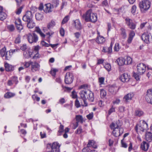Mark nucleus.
Returning <instances> with one entry per match:
<instances>
[{"label": "nucleus", "mask_w": 152, "mask_h": 152, "mask_svg": "<svg viewBox=\"0 0 152 152\" xmlns=\"http://www.w3.org/2000/svg\"><path fill=\"white\" fill-rule=\"evenodd\" d=\"M80 98L82 99L84 102V104L83 106H87V103L86 102V98H87V95H88L90 97V102H93L94 99L93 93L89 90H83L80 91L79 93Z\"/></svg>", "instance_id": "nucleus-1"}, {"label": "nucleus", "mask_w": 152, "mask_h": 152, "mask_svg": "<svg viewBox=\"0 0 152 152\" xmlns=\"http://www.w3.org/2000/svg\"><path fill=\"white\" fill-rule=\"evenodd\" d=\"M83 18L86 22H96L97 20L96 14L93 13L91 10H88L83 15Z\"/></svg>", "instance_id": "nucleus-2"}, {"label": "nucleus", "mask_w": 152, "mask_h": 152, "mask_svg": "<svg viewBox=\"0 0 152 152\" xmlns=\"http://www.w3.org/2000/svg\"><path fill=\"white\" fill-rule=\"evenodd\" d=\"M60 145L57 142H54L52 144L48 143L47 145V152H60Z\"/></svg>", "instance_id": "nucleus-3"}, {"label": "nucleus", "mask_w": 152, "mask_h": 152, "mask_svg": "<svg viewBox=\"0 0 152 152\" xmlns=\"http://www.w3.org/2000/svg\"><path fill=\"white\" fill-rule=\"evenodd\" d=\"M139 6L142 12L145 13L150 8L151 2L148 0H144L140 2Z\"/></svg>", "instance_id": "nucleus-4"}, {"label": "nucleus", "mask_w": 152, "mask_h": 152, "mask_svg": "<svg viewBox=\"0 0 152 152\" xmlns=\"http://www.w3.org/2000/svg\"><path fill=\"white\" fill-rule=\"evenodd\" d=\"M27 39L30 43H36L38 39V37L35 33H29L26 35Z\"/></svg>", "instance_id": "nucleus-5"}, {"label": "nucleus", "mask_w": 152, "mask_h": 152, "mask_svg": "<svg viewBox=\"0 0 152 152\" xmlns=\"http://www.w3.org/2000/svg\"><path fill=\"white\" fill-rule=\"evenodd\" d=\"M142 40L146 44H149L151 41L152 36L150 34L147 32L144 33L141 36Z\"/></svg>", "instance_id": "nucleus-6"}, {"label": "nucleus", "mask_w": 152, "mask_h": 152, "mask_svg": "<svg viewBox=\"0 0 152 152\" xmlns=\"http://www.w3.org/2000/svg\"><path fill=\"white\" fill-rule=\"evenodd\" d=\"M74 77L72 73L68 72L66 73L64 81L66 84H70L73 81Z\"/></svg>", "instance_id": "nucleus-7"}, {"label": "nucleus", "mask_w": 152, "mask_h": 152, "mask_svg": "<svg viewBox=\"0 0 152 152\" xmlns=\"http://www.w3.org/2000/svg\"><path fill=\"white\" fill-rule=\"evenodd\" d=\"M137 73L140 75H142L145 71L146 66L143 63H140L137 65Z\"/></svg>", "instance_id": "nucleus-8"}, {"label": "nucleus", "mask_w": 152, "mask_h": 152, "mask_svg": "<svg viewBox=\"0 0 152 152\" xmlns=\"http://www.w3.org/2000/svg\"><path fill=\"white\" fill-rule=\"evenodd\" d=\"M32 18L33 15L32 12L30 11H27L26 14L23 16V20L27 23L33 20Z\"/></svg>", "instance_id": "nucleus-9"}, {"label": "nucleus", "mask_w": 152, "mask_h": 152, "mask_svg": "<svg viewBox=\"0 0 152 152\" xmlns=\"http://www.w3.org/2000/svg\"><path fill=\"white\" fill-rule=\"evenodd\" d=\"M148 124L145 121H143L142 123L139 125H137L135 127V130L137 131L138 129L142 132L146 130L148 128Z\"/></svg>", "instance_id": "nucleus-10"}, {"label": "nucleus", "mask_w": 152, "mask_h": 152, "mask_svg": "<svg viewBox=\"0 0 152 152\" xmlns=\"http://www.w3.org/2000/svg\"><path fill=\"white\" fill-rule=\"evenodd\" d=\"M145 97L148 103L152 104V89H150L147 90Z\"/></svg>", "instance_id": "nucleus-11"}, {"label": "nucleus", "mask_w": 152, "mask_h": 152, "mask_svg": "<svg viewBox=\"0 0 152 152\" xmlns=\"http://www.w3.org/2000/svg\"><path fill=\"white\" fill-rule=\"evenodd\" d=\"M125 20L126 24L129 28L132 29H135L136 25L132 19L127 18L125 19Z\"/></svg>", "instance_id": "nucleus-12"}, {"label": "nucleus", "mask_w": 152, "mask_h": 152, "mask_svg": "<svg viewBox=\"0 0 152 152\" xmlns=\"http://www.w3.org/2000/svg\"><path fill=\"white\" fill-rule=\"evenodd\" d=\"M31 70L33 72L39 71V69L40 65L36 62L30 61Z\"/></svg>", "instance_id": "nucleus-13"}, {"label": "nucleus", "mask_w": 152, "mask_h": 152, "mask_svg": "<svg viewBox=\"0 0 152 152\" xmlns=\"http://www.w3.org/2000/svg\"><path fill=\"white\" fill-rule=\"evenodd\" d=\"M130 76L127 73H124L121 76L120 79L123 82H127L129 80Z\"/></svg>", "instance_id": "nucleus-14"}, {"label": "nucleus", "mask_w": 152, "mask_h": 152, "mask_svg": "<svg viewBox=\"0 0 152 152\" xmlns=\"http://www.w3.org/2000/svg\"><path fill=\"white\" fill-rule=\"evenodd\" d=\"M113 45V44L112 42H111L109 47H103L102 48V52L104 53H107L108 54L111 53L112 52V48Z\"/></svg>", "instance_id": "nucleus-15"}, {"label": "nucleus", "mask_w": 152, "mask_h": 152, "mask_svg": "<svg viewBox=\"0 0 152 152\" xmlns=\"http://www.w3.org/2000/svg\"><path fill=\"white\" fill-rule=\"evenodd\" d=\"M53 6L50 4L48 3L45 4V7L44 10L45 12L46 13L51 12L53 10Z\"/></svg>", "instance_id": "nucleus-16"}, {"label": "nucleus", "mask_w": 152, "mask_h": 152, "mask_svg": "<svg viewBox=\"0 0 152 152\" xmlns=\"http://www.w3.org/2000/svg\"><path fill=\"white\" fill-rule=\"evenodd\" d=\"M134 96L133 93H129L125 95L124 98V100L126 102H129Z\"/></svg>", "instance_id": "nucleus-17"}, {"label": "nucleus", "mask_w": 152, "mask_h": 152, "mask_svg": "<svg viewBox=\"0 0 152 152\" xmlns=\"http://www.w3.org/2000/svg\"><path fill=\"white\" fill-rule=\"evenodd\" d=\"M3 8L0 6V20H3L6 18L7 17V14L3 12Z\"/></svg>", "instance_id": "nucleus-18"}, {"label": "nucleus", "mask_w": 152, "mask_h": 152, "mask_svg": "<svg viewBox=\"0 0 152 152\" xmlns=\"http://www.w3.org/2000/svg\"><path fill=\"white\" fill-rule=\"evenodd\" d=\"M145 140L150 142L152 140V133L150 132H147L145 133Z\"/></svg>", "instance_id": "nucleus-19"}, {"label": "nucleus", "mask_w": 152, "mask_h": 152, "mask_svg": "<svg viewBox=\"0 0 152 152\" xmlns=\"http://www.w3.org/2000/svg\"><path fill=\"white\" fill-rule=\"evenodd\" d=\"M4 66L6 70L8 72L12 71L14 69V66L10 64L7 63H5Z\"/></svg>", "instance_id": "nucleus-20"}, {"label": "nucleus", "mask_w": 152, "mask_h": 152, "mask_svg": "<svg viewBox=\"0 0 152 152\" xmlns=\"http://www.w3.org/2000/svg\"><path fill=\"white\" fill-rule=\"evenodd\" d=\"M87 146L88 147H92L94 148H97V146L95 142L93 140H88V142L87 145Z\"/></svg>", "instance_id": "nucleus-21"}, {"label": "nucleus", "mask_w": 152, "mask_h": 152, "mask_svg": "<svg viewBox=\"0 0 152 152\" xmlns=\"http://www.w3.org/2000/svg\"><path fill=\"white\" fill-rule=\"evenodd\" d=\"M149 147V144L146 142L143 141L141 145V148L144 151H147Z\"/></svg>", "instance_id": "nucleus-22"}, {"label": "nucleus", "mask_w": 152, "mask_h": 152, "mask_svg": "<svg viewBox=\"0 0 152 152\" xmlns=\"http://www.w3.org/2000/svg\"><path fill=\"white\" fill-rule=\"evenodd\" d=\"M117 62L119 66H123L125 64L126 60L123 58H119L117 60Z\"/></svg>", "instance_id": "nucleus-23"}, {"label": "nucleus", "mask_w": 152, "mask_h": 152, "mask_svg": "<svg viewBox=\"0 0 152 152\" xmlns=\"http://www.w3.org/2000/svg\"><path fill=\"white\" fill-rule=\"evenodd\" d=\"M75 26L77 30H80L82 29L81 24L79 20H76L74 21Z\"/></svg>", "instance_id": "nucleus-24"}, {"label": "nucleus", "mask_w": 152, "mask_h": 152, "mask_svg": "<svg viewBox=\"0 0 152 152\" xmlns=\"http://www.w3.org/2000/svg\"><path fill=\"white\" fill-rule=\"evenodd\" d=\"M35 31L39 33L42 38H45V35L42 32L41 29L38 27H35Z\"/></svg>", "instance_id": "nucleus-25"}, {"label": "nucleus", "mask_w": 152, "mask_h": 152, "mask_svg": "<svg viewBox=\"0 0 152 152\" xmlns=\"http://www.w3.org/2000/svg\"><path fill=\"white\" fill-rule=\"evenodd\" d=\"M105 39L104 38L100 36H98L96 40V42L98 43L102 44L104 42Z\"/></svg>", "instance_id": "nucleus-26"}, {"label": "nucleus", "mask_w": 152, "mask_h": 152, "mask_svg": "<svg viewBox=\"0 0 152 152\" xmlns=\"http://www.w3.org/2000/svg\"><path fill=\"white\" fill-rule=\"evenodd\" d=\"M35 26V23L33 20L27 23V27L29 28H32Z\"/></svg>", "instance_id": "nucleus-27"}, {"label": "nucleus", "mask_w": 152, "mask_h": 152, "mask_svg": "<svg viewBox=\"0 0 152 152\" xmlns=\"http://www.w3.org/2000/svg\"><path fill=\"white\" fill-rule=\"evenodd\" d=\"M15 95L14 93L8 92L4 94V97L6 98H10L14 96Z\"/></svg>", "instance_id": "nucleus-28"}, {"label": "nucleus", "mask_w": 152, "mask_h": 152, "mask_svg": "<svg viewBox=\"0 0 152 152\" xmlns=\"http://www.w3.org/2000/svg\"><path fill=\"white\" fill-rule=\"evenodd\" d=\"M76 119L77 122L78 123L80 122L81 123H83V119L82 116L81 115H78L76 116Z\"/></svg>", "instance_id": "nucleus-29"}, {"label": "nucleus", "mask_w": 152, "mask_h": 152, "mask_svg": "<svg viewBox=\"0 0 152 152\" xmlns=\"http://www.w3.org/2000/svg\"><path fill=\"white\" fill-rule=\"evenodd\" d=\"M144 113L142 110H138L135 111V115L136 116L140 117L143 115Z\"/></svg>", "instance_id": "nucleus-30"}, {"label": "nucleus", "mask_w": 152, "mask_h": 152, "mask_svg": "<svg viewBox=\"0 0 152 152\" xmlns=\"http://www.w3.org/2000/svg\"><path fill=\"white\" fill-rule=\"evenodd\" d=\"M12 55L10 51H7L5 55V59L6 60H10L11 58Z\"/></svg>", "instance_id": "nucleus-31"}, {"label": "nucleus", "mask_w": 152, "mask_h": 152, "mask_svg": "<svg viewBox=\"0 0 152 152\" xmlns=\"http://www.w3.org/2000/svg\"><path fill=\"white\" fill-rule=\"evenodd\" d=\"M35 17L37 20H42L43 16L42 14L37 13L35 15Z\"/></svg>", "instance_id": "nucleus-32"}, {"label": "nucleus", "mask_w": 152, "mask_h": 152, "mask_svg": "<svg viewBox=\"0 0 152 152\" xmlns=\"http://www.w3.org/2000/svg\"><path fill=\"white\" fill-rule=\"evenodd\" d=\"M110 127L111 129L113 130L116 128H118L119 125L117 123L113 122L110 125Z\"/></svg>", "instance_id": "nucleus-33"}, {"label": "nucleus", "mask_w": 152, "mask_h": 152, "mask_svg": "<svg viewBox=\"0 0 152 152\" xmlns=\"http://www.w3.org/2000/svg\"><path fill=\"white\" fill-rule=\"evenodd\" d=\"M113 135L115 137H117L120 136L118 131V128H116L114 129L113 131Z\"/></svg>", "instance_id": "nucleus-34"}, {"label": "nucleus", "mask_w": 152, "mask_h": 152, "mask_svg": "<svg viewBox=\"0 0 152 152\" xmlns=\"http://www.w3.org/2000/svg\"><path fill=\"white\" fill-rule=\"evenodd\" d=\"M30 61L29 62H25L21 63V65L25 68H28L30 65Z\"/></svg>", "instance_id": "nucleus-35"}, {"label": "nucleus", "mask_w": 152, "mask_h": 152, "mask_svg": "<svg viewBox=\"0 0 152 152\" xmlns=\"http://www.w3.org/2000/svg\"><path fill=\"white\" fill-rule=\"evenodd\" d=\"M125 107L124 106H120L118 108V114L119 115L121 114L125 111Z\"/></svg>", "instance_id": "nucleus-36"}, {"label": "nucleus", "mask_w": 152, "mask_h": 152, "mask_svg": "<svg viewBox=\"0 0 152 152\" xmlns=\"http://www.w3.org/2000/svg\"><path fill=\"white\" fill-rule=\"evenodd\" d=\"M107 93L103 89L100 90V96L101 98H104L106 95Z\"/></svg>", "instance_id": "nucleus-37"}, {"label": "nucleus", "mask_w": 152, "mask_h": 152, "mask_svg": "<svg viewBox=\"0 0 152 152\" xmlns=\"http://www.w3.org/2000/svg\"><path fill=\"white\" fill-rule=\"evenodd\" d=\"M55 23L54 21H51L50 23H49L48 26L47 27L49 29H50L55 25Z\"/></svg>", "instance_id": "nucleus-38"}, {"label": "nucleus", "mask_w": 152, "mask_h": 152, "mask_svg": "<svg viewBox=\"0 0 152 152\" xmlns=\"http://www.w3.org/2000/svg\"><path fill=\"white\" fill-rule=\"evenodd\" d=\"M121 35L124 39H125L126 37V32L125 30L123 28H121Z\"/></svg>", "instance_id": "nucleus-39"}, {"label": "nucleus", "mask_w": 152, "mask_h": 152, "mask_svg": "<svg viewBox=\"0 0 152 152\" xmlns=\"http://www.w3.org/2000/svg\"><path fill=\"white\" fill-rule=\"evenodd\" d=\"M104 68L108 71H110L111 69L110 64L108 63H106L104 66Z\"/></svg>", "instance_id": "nucleus-40"}, {"label": "nucleus", "mask_w": 152, "mask_h": 152, "mask_svg": "<svg viewBox=\"0 0 152 152\" xmlns=\"http://www.w3.org/2000/svg\"><path fill=\"white\" fill-rule=\"evenodd\" d=\"M6 48L4 47L0 50V54L2 57L4 56L6 54Z\"/></svg>", "instance_id": "nucleus-41"}, {"label": "nucleus", "mask_w": 152, "mask_h": 152, "mask_svg": "<svg viewBox=\"0 0 152 152\" xmlns=\"http://www.w3.org/2000/svg\"><path fill=\"white\" fill-rule=\"evenodd\" d=\"M120 48L121 47H120L119 44L118 43H116L114 48V51L117 52L118 51Z\"/></svg>", "instance_id": "nucleus-42"}, {"label": "nucleus", "mask_w": 152, "mask_h": 152, "mask_svg": "<svg viewBox=\"0 0 152 152\" xmlns=\"http://www.w3.org/2000/svg\"><path fill=\"white\" fill-rule=\"evenodd\" d=\"M64 126L61 125L59 127V130L58 131V133L57 134L58 136H60L61 135V133L64 131Z\"/></svg>", "instance_id": "nucleus-43"}, {"label": "nucleus", "mask_w": 152, "mask_h": 152, "mask_svg": "<svg viewBox=\"0 0 152 152\" xmlns=\"http://www.w3.org/2000/svg\"><path fill=\"white\" fill-rule=\"evenodd\" d=\"M58 70L56 69H52L50 71V74L53 76H55L56 73L58 71Z\"/></svg>", "instance_id": "nucleus-44"}, {"label": "nucleus", "mask_w": 152, "mask_h": 152, "mask_svg": "<svg viewBox=\"0 0 152 152\" xmlns=\"http://www.w3.org/2000/svg\"><path fill=\"white\" fill-rule=\"evenodd\" d=\"M8 29L10 31H13L15 29L14 26L13 25H10L7 26Z\"/></svg>", "instance_id": "nucleus-45"}, {"label": "nucleus", "mask_w": 152, "mask_h": 152, "mask_svg": "<svg viewBox=\"0 0 152 152\" xmlns=\"http://www.w3.org/2000/svg\"><path fill=\"white\" fill-rule=\"evenodd\" d=\"M126 62H125L126 65L132 63V59L130 57H127L126 59Z\"/></svg>", "instance_id": "nucleus-46"}, {"label": "nucleus", "mask_w": 152, "mask_h": 152, "mask_svg": "<svg viewBox=\"0 0 152 152\" xmlns=\"http://www.w3.org/2000/svg\"><path fill=\"white\" fill-rule=\"evenodd\" d=\"M11 80L13 83H15V84H17L18 82V78L15 76H13L11 78Z\"/></svg>", "instance_id": "nucleus-47"}, {"label": "nucleus", "mask_w": 152, "mask_h": 152, "mask_svg": "<svg viewBox=\"0 0 152 152\" xmlns=\"http://www.w3.org/2000/svg\"><path fill=\"white\" fill-rule=\"evenodd\" d=\"M69 20V16H66L63 19L61 24H64L66 23Z\"/></svg>", "instance_id": "nucleus-48"}, {"label": "nucleus", "mask_w": 152, "mask_h": 152, "mask_svg": "<svg viewBox=\"0 0 152 152\" xmlns=\"http://www.w3.org/2000/svg\"><path fill=\"white\" fill-rule=\"evenodd\" d=\"M52 3L53 5L56 7L59 4V1L58 0H52Z\"/></svg>", "instance_id": "nucleus-49"}, {"label": "nucleus", "mask_w": 152, "mask_h": 152, "mask_svg": "<svg viewBox=\"0 0 152 152\" xmlns=\"http://www.w3.org/2000/svg\"><path fill=\"white\" fill-rule=\"evenodd\" d=\"M83 129L80 127H79L75 131V133L76 134H80L82 132Z\"/></svg>", "instance_id": "nucleus-50"}, {"label": "nucleus", "mask_w": 152, "mask_h": 152, "mask_svg": "<svg viewBox=\"0 0 152 152\" xmlns=\"http://www.w3.org/2000/svg\"><path fill=\"white\" fill-rule=\"evenodd\" d=\"M136 8V6L135 5H133L131 9V12L132 14H134L135 12Z\"/></svg>", "instance_id": "nucleus-51"}, {"label": "nucleus", "mask_w": 152, "mask_h": 152, "mask_svg": "<svg viewBox=\"0 0 152 152\" xmlns=\"http://www.w3.org/2000/svg\"><path fill=\"white\" fill-rule=\"evenodd\" d=\"M133 76L137 80H140V77L139 75L134 73L133 74Z\"/></svg>", "instance_id": "nucleus-52"}, {"label": "nucleus", "mask_w": 152, "mask_h": 152, "mask_svg": "<svg viewBox=\"0 0 152 152\" xmlns=\"http://www.w3.org/2000/svg\"><path fill=\"white\" fill-rule=\"evenodd\" d=\"M104 78L103 77H100L99 78V81L100 85L104 84Z\"/></svg>", "instance_id": "nucleus-53"}, {"label": "nucleus", "mask_w": 152, "mask_h": 152, "mask_svg": "<svg viewBox=\"0 0 152 152\" xmlns=\"http://www.w3.org/2000/svg\"><path fill=\"white\" fill-rule=\"evenodd\" d=\"M123 139L121 140V146L122 147L126 148L127 147V145L125 142L123 141Z\"/></svg>", "instance_id": "nucleus-54"}, {"label": "nucleus", "mask_w": 152, "mask_h": 152, "mask_svg": "<svg viewBox=\"0 0 152 152\" xmlns=\"http://www.w3.org/2000/svg\"><path fill=\"white\" fill-rule=\"evenodd\" d=\"M15 23L16 25H22L21 24V20L20 19H16Z\"/></svg>", "instance_id": "nucleus-55"}, {"label": "nucleus", "mask_w": 152, "mask_h": 152, "mask_svg": "<svg viewBox=\"0 0 152 152\" xmlns=\"http://www.w3.org/2000/svg\"><path fill=\"white\" fill-rule=\"evenodd\" d=\"M87 118L89 120H91L92 118L93 117V113H90L86 116Z\"/></svg>", "instance_id": "nucleus-56"}, {"label": "nucleus", "mask_w": 152, "mask_h": 152, "mask_svg": "<svg viewBox=\"0 0 152 152\" xmlns=\"http://www.w3.org/2000/svg\"><path fill=\"white\" fill-rule=\"evenodd\" d=\"M22 9H23V7H22L18 8L17 9V11L16 12V14H18V15L20 14L22 10Z\"/></svg>", "instance_id": "nucleus-57"}, {"label": "nucleus", "mask_w": 152, "mask_h": 152, "mask_svg": "<svg viewBox=\"0 0 152 152\" xmlns=\"http://www.w3.org/2000/svg\"><path fill=\"white\" fill-rule=\"evenodd\" d=\"M27 48V46L26 45V44H24L22 45V46H21L20 47V49L23 50L24 51Z\"/></svg>", "instance_id": "nucleus-58"}, {"label": "nucleus", "mask_w": 152, "mask_h": 152, "mask_svg": "<svg viewBox=\"0 0 152 152\" xmlns=\"http://www.w3.org/2000/svg\"><path fill=\"white\" fill-rule=\"evenodd\" d=\"M17 29L19 31L22 30L23 28V26L22 25H16Z\"/></svg>", "instance_id": "nucleus-59"}, {"label": "nucleus", "mask_w": 152, "mask_h": 152, "mask_svg": "<svg viewBox=\"0 0 152 152\" xmlns=\"http://www.w3.org/2000/svg\"><path fill=\"white\" fill-rule=\"evenodd\" d=\"M115 108L113 107H112L109 110L108 113L109 115H110L112 113L115 112Z\"/></svg>", "instance_id": "nucleus-60"}, {"label": "nucleus", "mask_w": 152, "mask_h": 152, "mask_svg": "<svg viewBox=\"0 0 152 152\" xmlns=\"http://www.w3.org/2000/svg\"><path fill=\"white\" fill-rule=\"evenodd\" d=\"M40 48L39 46H36L34 47V52L35 53L38 52V50L40 49Z\"/></svg>", "instance_id": "nucleus-61"}, {"label": "nucleus", "mask_w": 152, "mask_h": 152, "mask_svg": "<svg viewBox=\"0 0 152 152\" xmlns=\"http://www.w3.org/2000/svg\"><path fill=\"white\" fill-rule=\"evenodd\" d=\"M75 104L76 107L77 108L79 107L80 106V103L77 99H76L75 101Z\"/></svg>", "instance_id": "nucleus-62"}, {"label": "nucleus", "mask_w": 152, "mask_h": 152, "mask_svg": "<svg viewBox=\"0 0 152 152\" xmlns=\"http://www.w3.org/2000/svg\"><path fill=\"white\" fill-rule=\"evenodd\" d=\"M60 33L61 35L63 37L64 35V30L63 28H61L60 31Z\"/></svg>", "instance_id": "nucleus-63"}, {"label": "nucleus", "mask_w": 152, "mask_h": 152, "mask_svg": "<svg viewBox=\"0 0 152 152\" xmlns=\"http://www.w3.org/2000/svg\"><path fill=\"white\" fill-rule=\"evenodd\" d=\"M134 35L135 33L133 31H131L129 34V37H130L133 38Z\"/></svg>", "instance_id": "nucleus-64"}]
</instances>
